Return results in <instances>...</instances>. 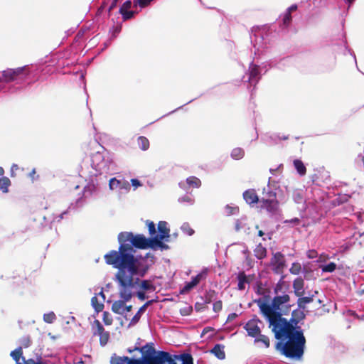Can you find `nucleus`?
<instances>
[{"label":"nucleus","mask_w":364,"mask_h":364,"mask_svg":"<svg viewBox=\"0 0 364 364\" xmlns=\"http://www.w3.org/2000/svg\"><path fill=\"white\" fill-rule=\"evenodd\" d=\"M291 20H292L291 14H290L289 12H286L284 14L283 19H282L283 24L285 26H288L291 23Z\"/></svg>","instance_id":"c03bdc74"},{"label":"nucleus","mask_w":364,"mask_h":364,"mask_svg":"<svg viewBox=\"0 0 364 364\" xmlns=\"http://www.w3.org/2000/svg\"><path fill=\"white\" fill-rule=\"evenodd\" d=\"M173 301V298H164L162 300H159L157 298L156 299H151L148 301H146L143 306H141L139 309L138 310L137 313L132 317L131 319L129 326H134L136 323H137L141 316V314L146 311V308L154 302H158V301Z\"/></svg>","instance_id":"f8f14e48"},{"label":"nucleus","mask_w":364,"mask_h":364,"mask_svg":"<svg viewBox=\"0 0 364 364\" xmlns=\"http://www.w3.org/2000/svg\"><path fill=\"white\" fill-rule=\"evenodd\" d=\"M257 336H259V337L255 338V341L256 343L262 342V343H264L265 348H269V347L270 341H269V338L267 336L262 335V334L259 333V335H258Z\"/></svg>","instance_id":"4c0bfd02"},{"label":"nucleus","mask_w":364,"mask_h":364,"mask_svg":"<svg viewBox=\"0 0 364 364\" xmlns=\"http://www.w3.org/2000/svg\"><path fill=\"white\" fill-rule=\"evenodd\" d=\"M323 272H333L336 269V264L334 262H330L326 265L320 266Z\"/></svg>","instance_id":"e433bc0d"},{"label":"nucleus","mask_w":364,"mask_h":364,"mask_svg":"<svg viewBox=\"0 0 364 364\" xmlns=\"http://www.w3.org/2000/svg\"><path fill=\"white\" fill-rule=\"evenodd\" d=\"M256 293H257V294H262V296H265V295L264 294V293H261V292H260V290H259V288H257V290Z\"/></svg>","instance_id":"774afa93"},{"label":"nucleus","mask_w":364,"mask_h":364,"mask_svg":"<svg viewBox=\"0 0 364 364\" xmlns=\"http://www.w3.org/2000/svg\"><path fill=\"white\" fill-rule=\"evenodd\" d=\"M259 66L255 64H251L249 68V81L251 83L256 84L259 80Z\"/></svg>","instance_id":"412c9836"},{"label":"nucleus","mask_w":364,"mask_h":364,"mask_svg":"<svg viewBox=\"0 0 364 364\" xmlns=\"http://www.w3.org/2000/svg\"><path fill=\"white\" fill-rule=\"evenodd\" d=\"M131 183H132V185L133 186H134L135 188H137L138 186H141V182L138 179H136V178L132 179Z\"/></svg>","instance_id":"4d7b16f0"},{"label":"nucleus","mask_w":364,"mask_h":364,"mask_svg":"<svg viewBox=\"0 0 364 364\" xmlns=\"http://www.w3.org/2000/svg\"><path fill=\"white\" fill-rule=\"evenodd\" d=\"M102 321L106 326H110L112 324V322H113L112 316L107 311L103 312Z\"/></svg>","instance_id":"a19ab883"},{"label":"nucleus","mask_w":364,"mask_h":364,"mask_svg":"<svg viewBox=\"0 0 364 364\" xmlns=\"http://www.w3.org/2000/svg\"><path fill=\"white\" fill-rule=\"evenodd\" d=\"M125 183L123 181L117 179L116 178H112L109 180V188L110 190H114L117 188H124L125 186Z\"/></svg>","instance_id":"393cba45"},{"label":"nucleus","mask_w":364,"mask_h":364,"mask_svg":"<svg viewBox=\"0 0 364 364\" xmlns=\"http://www.w3.org/2000/svg\"><path fill=\"white\" fill-rule=\"evenodd\" d=\"M208 272L206 269L203 270L196 277H193L191 281L186 282L185 286L181 290V294H188L192 289L196 287L201 280L205 279L207 277Z\"/></svg>","instance_id":"9b49d317"},{"label":"nucleus","mask_w":364,"mask_h":364,"mask_svg":"<svg viewBox=\"0 0 364 364\" xmlns=\"http://www.w3.org/2000/svg\"><path fill=\"white\" fill-rule=\"evenodd\" d=\"M236 317H237V314L235 313H232V314L228 315L227 320L228 321H232L234 318H235Z\"/></svg>","instance_id":"052dcab7"},{"label":"nucleus","mask_w":364,"mask_h":364,"mask_svg":"<svg viewBox=\"0 0 364 364\" xmlns=\"http://www.w3.org/2000/svg\"><path fill=\"white\" fill-rule=\"evenodd\" d=\"M122 15L124 21H127L134 16V12L133 11H125L120 13Z\"/></svg>","instance_id":"de8ad7c7"},{"label":"nucleus","mask_w":364,"mask_h":364,"mask_svg":"<svg viewBox=\"0 0 364 364\" xmlns=\"http://www.w3.org/2000/svg\"><path fill=\"white\" fill-rule=\"evenodd\" d=\"M186 183L189 186L193 188H199L201 186L200 180L196 176H190L187 178Z\"/></svg>","instance_id":"7c9ffc66"},{"label":"nucleus","mask_w":364,"mask_h":364,"mask_svg":"<svg viewBox=\"0 0 364 364\" xmlns=\"http://www.w3.org/2000/svg\"><path fill=\"white\" fill-rule=\"evenodd\" d=\"M328 259H329V257L328 255L321 254L318 257V262H326Z\"/></svg>","instance_id":"6e6d98bb"},{"label":"nucleus","mask_w":364,"mask_h":364,"mask_svg":"<svg viewBox=\"0 0 364 364\" xmlns=\"http://www.w3.org/2000/svg\"><path fill=\"white\" fill-rule=\"evenodd\" d=\"M137 143L140 149L143 151L147 150L149 147V141L145 136H139L137 139Z\"/></svg>","instance_id":"cd10ccee"},{"label":"nucleus","mask_w":364,"mask_h":364,"mask_svg":"<svg viewBox=\"0 0 364 364\" xmlns=\"http://www.w3.org/2000/svg\"><path fill=\"white\" fill-rule=\"evenodd\" d=\"M302 270L303 268L299 262H293L289 269L290 273L294 275H298Z\"/></svg>","instance_id":"f704fd0d"},{"label":"nucleus","mask_w":364,"mask_h":364,"mask_svg":"<svg viewBox=\"0 0 364 364\" xmlns=\"http://www.w3.org/2000/svg\"><path fill=\"white\" fill-rule=\"evenodd\" d=\"M121 252H112L108 257L109 263L118 269L115 274L119 285V296H145L146 293L156 291V287L151 280H142L134 278V275L144 277L149 266L144 264L141 257L132 255V248L121 247Z\"/></svg>","instance_id":"f03ea898"},{"label":"nucleus","mask_w":364,"mask_h":364,"mask_svg":"<svg viewBox=\"0 0 364 364\" xmlns=\"http://www.w3.org/2000/svg\"><path fill=\"white\" fill-rule=\"evenodd\" d=\"M243 198L246 203L250 205L257 203L259 201L258 196L254 189H248L245 191L243 193Z\"/></svg>","instance_id":"6ab92c4d"},{"label":"nucleus","mask_w":364,"mask_h":364,"mask_svg":"<svg viewBox=\"0 0 364 364\" xmlns=\"http://www.w3.org/2000/svg\"><path fill=\"white\" fill-rule=\"evenodd\" d=\"M28 177L31 178L32 181H34L37 179H38L39 176L36 175V169L33 168L31 171L28 174Z\"/></svg>","instance_id":"3c124183"},{"label":"nucleus","mask_w":364,"mask_h":364,"mask_svg":"<svg viewBox=\"0 0 364 364\" xmlns=\"http://www.w3.org/2000/svg\"><path fill=\"white\" fill-rule=\"evenodd\" d=\"M30 345V339L28 338H26V341H25L24 347L27 348Z\"/></svg>","instance_id":"680f3d73"},{"label":"nucleus","mask_w":364,"mask_h":364,"mask_svg":"<svg viewBox=\"0 0 364 364\" xmlns=\"http://www.w3.org/2000/svg\"><path fill=\"white\" fill-rule=\"evenodd\" d=\"M121 31V26H117L114 28V33H119Z\"/></svg>","instance_id":"e2e57ef3"},{"label":"nucleus","mask_w":364,"mask_h":364,"mask_svg":"<svg viewBox=\"0 0 364 364\" xmlns=\"http://www.w3.org/2000/svg\"><path fill=\"white\" fill-rule=\"evenodd\" d=\"M280 139H282V140H287L289 139V136H283L280 137Z\"/></svg>","instance_id":"338daca9"},{"label":"nucleus","mask_w":364,"mask_h":364,"mask_svg":"<svg viewBox=\"0 0 364 364\" xmlns=\"http://www.w3.org/2000/svg\"><path fill=\"white\" fill-rule=\"evenodd\" d=\"M23 355V349L22 347H18L14 350L11 351L10 353L11 357L15 360L16 364H21L20 362V359Z\"/></svg>","instance_id":"bb28decb"},{"label":"nucleus","mask_w":364,"mask_h":364,"mask_svg":"<svg viewBox=\"0 0 364 364\" xmlns=\"http://www.w3.org/2000/svg\"><path fill=\"white\" fill-rule=\"evenodd\" d=\"M28 66L19 67L15 69L8 68L4 70L0 76V82H11L28 75Z\"/></svg>","instance_id":"20e7f679"},{"label":"nucleus","mask_w":364,"mask_h":364,"mask_svg":"<svg viewBox=\"0 0 364 364\" xmlns=\"http://www.w3.org/2000/svg\"><path fill=\"white\" fill-rule=\"evenodd\" d=\"M19 169H20V168L17 164H13L11 167V176L16 177V172Z\"/></svg>","instance_id":"864d4df0"},{"label":"nucleus","mask_w":364,"mask_h":364,"mask_svg":"<svg viewBox=\"0 0 364 364\" xmlns=\"http://www.w3.org/2000/svg\"><path fill=\"white\" fill-rule=\"evenodd\" d=\"M4 174V170L2 167H0V176H2ZM11 186V181L7 177H2L0 178V190L3 193L9 192V187Z\"/></svg>","instance_id":"4be33fe9"},{"label":"nucleus","mask_w":364,"mask_h":364,"mask_svg":"<svg viewBox=\"0 0 364 364\" xmlns=\"http://www.w3.org/2000/svg\"><path fill=\"white\" fill-rule=\"evenodd\" d=\"M118 2V0H113L111 5L109 6V11H110L112 10L116 6Z\"/></svg>","instance_id":"bf43d9fd"},{"label":"nucleus","mask_w":364,"mask_h":364,"mask_svg":"<svg viewBox=\"0 0 364 364\" xmlns=\"http://www.w3.org/2000/svg\"><path fill=\"white\" fill-rule=\"evenodd\" d=\"M264 235V232H263L262 230H259V231H258V235H259V237H262V236H263Z\"/></svg>","instance_id":"69168bd1"},{"label":"nucleus","mask_w":364,"mask_h":364,"mask_svg":"<svg viewBox=\"0 0 364 364\" xmlns=\"http://www.w3.org/2000/svg\"><path fill=\"white\" fill-rule=\"evenodd\" d=\"M302 273L304 274V279L306 280H314L316 279L314 271L309 267H304Z\"/></svg>","instance_id":"2f4dec72"},{"label":"nucleus","mask_w":364,"mask_h":364,"mask_svg":"<svg viewBox=\"0 0 364 364\" xmlns=\"http://www.w3.org/2000/svg\"><path fill=\"white\" fill-rule=\"evenodd\" d=\"M254 255L259 259H264L267 257V249L259 244L254 250Z\"/></svg>","instance_id":"b1692460"},{"label":"nucleus","mask_w":364,"mask_h":364,"mask_svg":"<svg viewBox=\"0 0 364 364\" xmlns=\"http://www.w3.org/2000/svg\"><path fill=\"white\" fill-rule=\"evenodd\" d=\"M306 256L309 259H314L318 257V252L316 250H309L306 252Z\"/></svg>","instance_id":"8fccbe9b"},{"label":"nucleus","mask_w":364,"mask_h":364,"mask_svg":"<svg viewBox=\"0 0 364 364\" xmlns=\"http://www.w3.org/2000/svg\"><path fill=\"white\" fill-rule=\"evenodd\" d=\"M22 360L24 363V364H42L41 361H35L33 359L30 358L28 360H26L24 357L22 358Z\"/></svg>","instance_id":"5fc2aeb1"},{"label":"nucleus","mask_w":364,"mask_h":364,"mask_svg":"<svg viewBox=\"0 0 364 364\" xmlns=\"http://www.w3.org/2000/svg\"><path fill=\"white\" fill-rule=\"evenodd\" d=\"M211 302L210 297H205L203 302H196L195 304V309L196 311H201L205 309H208V304Z\"/></svg>","instance_id":"c756f323"},{"label":"nucleus","mask_w":364,"mask_h":364,"mask_svg":"<svg viewBox=\"0 0 364 364\" xmlns=\"http://www.w3.org/2000/svg\"><path fill=\"white\" fill-rule=\"evenodd\" d=\"M261 208L265 209L270 214H275L279 210V202L275 193H270L269 198H262L261 200Z\"/></svg>","instance_id":"9d476101"},{"label":"nucleus","mask_w":364,"mask_h":364,"mask_svg":"<svg viewBox=\"0 0 364 364\" xmlns=\"http://www.w3.org/2000/svg\"><path fill=\"white\" fill-rule=\"evenodd\" d=\"M131 6H132V1L130 0L126 1L120 7L119 13H122L123 11H129V9L131 8Z\"/></svg>","instance_id":"09e8293b"},{"label":"nucleus","mask_w":364,"mask_h":364,"mask_svg":"<svg viewBox=\"0 0 364 364\" xmlns=\"http://www.w3.org/2000/svg\"><path fill=\"white\" fill-rule=\"evenodd\" d=\"M305 317V314L302 311L300 310H294L291 314V318L289 321H287V323H291L294 329H301L299 326H297V324L299 321L304 319Z\"/></svg>","instance_id":"2eb2a0df"},{"label":"nucleus","mask_w":364,"mask_h":364,"mask_svg":"<svg viewBox=\"0 0 364 364\" xmlns=\"http://www.w3.org/2000/svg\"><path fill=\"white\" fill-rule=\"evenodd\" d=\"M245 156V151L240 147H237L232 149L231 152V157L235 160H240Z\"/></svg>","instance_id":"c85d7f7f"},{"label":"nucleus","mask_w":364,"mask_h":364,"mask_svg":"<svg viewBox=\"0 0 364 364\" xmlns=\"http://www.w3.org/2000/svg\"><path fill=\"white\" fill-rule=\"evenodd\" d=\"M270 297H259L254 300L259 306L262 314L267 318L269 327L279 341L275 348L287 358L300 360L304 353L306 338L301 329H294L287 323L282 313L287 311L283 308L289 301V297H274L272 304H269Z\"/></svg>","instance_id":"f257e3e1"},{"label":"nucleus","mask_w":364,"mask_h":364,"mask_svg":"<svg viewBox=\"0 0 364 364\" xmlns=\"http://www.w3.org/2000/svg\"><path fill=\"white\" fill-rule=\"evenodd\" d=\"M142 364L141 361L136 359H130L127 356L124 357H112L111 364Z\"/></svg>","instance_id":"f3484780"},{"label":"nucleus","mask_w":364,"mask_h":364,"mask_svg":"<svg viewBox=\"0 0 364 364\" xmlns=\"http://www.w3.org/2000/svg\"><path fill=\"white\" fill-rule=\"evenodd\" d=\"M91 302L93 308L97 313L103 310L104 304L101 301H98L97 297H92Z\"/></svg>","instance_id":"72a5a7b5"},{"label":"nucleus","mask_w":364,"mask_h":364,"mask_svg":"<svg viewBox=\"0 0 364 364\" xmlns=\"http://www.w3.org/2000/svg\"><path fill=\"white\" fill-rule=\"evenodd\" d=\"M91 328L93 336H98L100 338V344L102 346L107 345L109 340V332L105 331V328L97 319L93 321L91 323Z\"/></svg>","instance_id":"423d86ee"},{"label":"nucleus","mask_w":364,"mask_h":364,"mask_svg":"<svg viewBox=\"0 0 364 364\" xmlns=\"http://www.w3.org/2000/svg\"><path fill=\"white\" fill-rule=\"evenodd\" d=\"M316 301L319 304V306L317 307V309L321 310L322 312L324 313L329 312L331 309V306L333 305H336L328 299V297H323L322 299H318Z\"/></svg>","instance_id":"a211bd4d"},{"label":"nucleus","mask_w":364,"mask_h":364,"mask_svg":"<svg viewBox=\"0 0 364 364\" xmlns=\"http://www.w3.org/2000/svg\"><path fill=\"white\" fill-rule=\"evenodd\" d=\"M222 306H223V304H222V301H215L213 304V311L215 312H218V311H220L222 309Z\"/></svg>","instance_id":"603ef678"},{"label":"nucleus","mask_w":364,"mask_h":364,"mask_svg":"<svg viewBox=\"0 0 364 364\" xmlns=\"http://www.w3.org/2000/svg\"><path fill=\"white\" fill-rule=\"evenodd\" d=\"M182 364H193V358L190 354L182 355ZM149 364H177L171 357V355L165 351L159 352L156 356L148 358Z\"/></svg>","instance_id":"7ed1b4c3"},{"label":"nucleus","mask_w":364,"mask_h":364,"mask_svg":"<svg viewBox=\"0 0 364 364\" xmlns=\"http://www.w3.org/2000/svg\"><path fill=\"white\" fill-rule=\"evenodd\" d=\"M181 230L188 236L193 235L195 232L188 223H185L182 225Z\"/></svg>","instance_id":"79ce46f5"},{"label":"nucleus","mask_w":364,"mask_h":364,"mask_svg":"<svg viewBox=\"0 0 364 364\" xmlns=\"http://www.w3.org/2000/svg\"><path fill=\"white\" fill-rule=\"evenodd\" d=\"M56 320V316L54 312L50 311L43 315V321L47 323H52Z\"/></svg>","instance_id":"58836bf2"},{"label":"nucleus","mask_w":364,"mask_h":364,"mask_svg":"<svg viewBox=\"0 0 364 364\" xmlns=\"http://www.w3.org/2000/svg\"><path fill=\"white\" fill-rule=\"evenodd\" d=\"M192 306L190 305H187L180 309V313L182 316H188L192 312Z\"/></svg>","instance_id":"a18cd8bd"},{"label":"nucleus","mask_w":364,"mask_h":364,"mask_svg":"<svg viewBox=\"0 0 364 364\" xmlns=\"http://www.w3.org/2000/svg\"><path fill=\"white\" fill-rule=\"evenodd\" d=\"M133 235H134V234L132 232H122L119 234L118 241L120 243V245L119 247L118 251L111 250L104 256L105 262L107 264L112 265V264L109 263L107 256L110 255L112 252H117V253L121 252V251H122L121 247H122V246L132 248V255H134L135 250H134L133 247L131 245L132 242Z\"/></svg>","instance_id":"39448f33"},{"label":"nucleus","mask_w":364,"mask_h":364,"mask_svg":"<svg viewBox=\"0 0 364 364\" xmlns=\"http://www.w3.org/2000/svg\"><path fill=\"white\" fill-rule=\"evenodd\" d=\"M146 224L148 226V230L150 235L151 236V239L154 238V237L157 235L156 230V225L153 221L147 220Z\"/></svg>","instance_id":"ea45409f"},{"label":"nucleus","mask_w":364,"mask_h":364,"mask_svg":"<svg viewBox=\"0 0 364 364\" xmlns=\"http://www.w3.org/2000/svg\"><path fill=\"white\" fill-rule=\"evenodd\" d=\"M293 288L296 296L304 294V281L301 277L296 278L293 282Z\"/></svg>","instance_id":"aec40b11"},{"label":"nucleus","mask_w":364,"mask_h":364,"mask_svg":"<svg viewBox=\"0 0 364 364\" xmlns=\"http://www.w3.org/2000/svg\"><path fill=\"white\" fill-rule=\"evenodd\" d=\"M296 9H297V5L296 4H293L290 7L288 8L287 12H289V14H291V13L293 11H296Z\"/></svg>","instance_id":"13d9d810"},{"label":"nucleus","mask_w":364,"mask_h":364,"mask_svg":"<svg viewBox=\"0 0 364 364\" xmlns=\"http://www.w3.org/2000/svg\"><path fill=\"white\" fill-rule=\"evenodd\" d=\"M225 346L223 344H215L211 349L210 353H213L217 358L223 360L225 358Z\"/></svg>","instance_id":"5701e85b"},{"label":"nucleus","mask_w":364,"mask_h":364,"mask_svg":"<svg viewBox=\"0 0 364 364\" xmlns=\"http://www.w3.org/2000/svg\"><path fill=\"white\" fill-rule=\"evenodd\" d=\"M237 287L240 290H243L245 289L246 284H250L252 281L254 279V276H247L245 272H239L237 275Z\"/></svg>","instance_id":"dca6fc26"},{"label":"nucleus","mask_w":364,"mask_h":364,"mask_svg":"<svg viewBox=\"0 0 364 364\" xmlns=\"http://www.w3.org/2000/svg\"><path fill=\"white\" fill-rule=\"evenodd\" d=\"M293 164L300 176H304L306 173V168L301 160L295 159Z\"/></svg>","instance_id":"a878e982"},{"label":"nucleus","mask_w":364,"mask_h":364,"mask_svg":"<svg viewBox=\"0 0 364 364\" xmlns=\"http://www.w3.org/2000/svg\"><path fill=\"white\" fill-rule=\"evenodd\" d=\"M158 231L159 234L156 235L151 241L154 244L159 247H164L161 240H166L170 237V230L167 227V223L166 221H160L158 223Z\"/></svg>","instance_id":"6e6552de"},{"label":"nucleus","mask_w":364,"mask_h":364,"mask_svg":"<svg viewBox=\"0 0 364 364\" xmlns=\"http://www.w3.org/2000/svg\"><path fill=\"white\" fill-rule=\"evenodd\" d=\"M134 350H139L142 353H147L150 354L154 353V348L151 346H149V344H146L145 346L142 347L140 349L139 348H136Z\"/></svg>","instance_id":"37998d69"},{"label":"nucleus","mask_w":364,"mask_h":364,"mask_svg":"<svg viewBox=\"0 0 364 364\" xmlns=\"http://www.w3.org/2000/svg\"><path fill=\"white\" fill-rule=\"evenodd\" d=\"M270 266L274 274H282L286 267L284 255L280 252L273 253L270 259Z\"/></svg>","instance_id":"0eeeda50"},{"label":"nucleus","mask_w":364,"mask_h":364,"mask_svg":"<svg viewBox=\"0 0 364 364\" xmlns=\"http://www.w3.org/2000/svg\"><path fill=\"white\" fill-rule=\"evenodd\" d=\"M314 301V297H299L298 306L300 309H305V305Z\"/></svg>","instance_id":"c9c22d12"},{"label":"nucleus","mask_w":364,"mask_h":364,"mask_svg":"<svg viewBox=\"0 0 364 364\" xmlns=\"http://www.w3.org/2000/svg\"><path fill=\"white\" fill-rule=\"evenodd\" d=\"M151 239H147L143 235H133L131 245L139 249H146L151 247Z\"/></svg>","instance_id":"ddd939ff"},{"label":"nucleus","mask_w":364,"mask_h":364,"mask_svg":"<svg viewBox=\"0 0 364 364\" xmlns=\"http://www.w3.org/2000/svg\"><path fill=\"white\" fill-rule=\"evenodd\" d=\"M132 297H121L120 299L115 301L112 306V311L117 314L126 315L132 309V305L129 304Z\"/></svg>","instance_id":"1a4fd4ad"},{"label":"nucleus","mask_w":364,"mask_h":364,"mask_svg":"<svg viewBox=\"0 0 364 364\" xmlns=\"http://www.w3.org/2000/svg\"><path fill=\"white\" fill-rule=\"evenodd\" d=\"M291 223L299 224V219L295 218L291 220Z\"/></svg>","instance_id":"0e129e2a"},{"label":"nucleus","mask_w":364,"mask_h":364,"mask_svg":"<svg viewBox=\"0 0 364 364\" xmlns=\"http://www.w3.org/2000/svg\"><path fill=\"white\" fill-rule=\"evenodd\" d=\"M245 329L251 337H257L260 333V328L258 322L255 319L250 320L245 326Z\"/></svg>","instance_id":"4468645a"},{"label":"nucleus","mask_w":364,"mask_h":364,"mask_svg":"<svg viewBox=\"0 0 364 364\" xmlns=\"http://www.w3.org/2000/svg\"><path fill=\"white\" fill-rule=\"evenodd\" d=\"M97 190V184L94 183V181H90L87 183V185L84 188V192L85 193H88L90 195H92Z\"/></svg>","instance_id":"473e14b6"},{"label":"nucleus","mask_w":364,"mask_h":364,"mask_svg":"<svg viewBox=\"0 0 364 364\" xmlns=\"http://www.w3.org/2000/svg\"><path fill=\"white\" fill-rule=\"evenodd\" d=\"M287 283L283 280V277L279 280L278 284H277L275 287V292L277 294L279 291H281L283 287H287Z\"/></svg>","instance_id":"49530a36"}]
</instances>
